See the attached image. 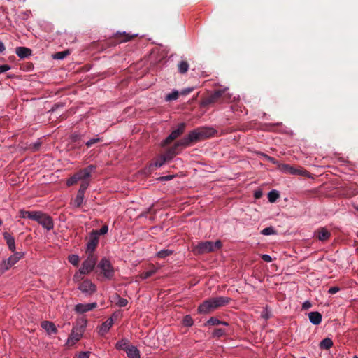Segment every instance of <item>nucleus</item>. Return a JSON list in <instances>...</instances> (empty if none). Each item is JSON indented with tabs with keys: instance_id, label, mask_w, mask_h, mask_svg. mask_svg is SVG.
<instances>
[{
	"instance_id": "1",
	"label": "nucleus",
	"mask_w": 358,
	"mask_h": 358,
	"mask_svg": "<svg viewBox=\"0 0 358 358\" xmlns=\"http://www.w3.org/2000/svg\"><path fill=\"white\" fill-rule=\"evenodd\" d=\"M230 299L228 297L219 296L211 298L204 301L198 308V310L201 313H209L217 308L227 305Z\"/></svg>"
},
{
	"instance_id": "2",
	"label": "nucleus",
	"mask_w": 358,
	"mask_h": 358,
	"mask_svg": "<svg viewBox=\"0 0 358 358\" xmlns=\"http://www.w3.org/2000/svg\"><path fill=\"white\" fill-rule=\"evenodd\" d=\"M229 99V96L227 93V89H220L215 90L213 93L204 97L201 102V106L202 107H207L215 103H224Z\"/></svg>"
},
{
	"instance_id": "3",
	"label": "nucleus",
	"mask_w": 358,
	"mask_h": 358,
	"mask_svg": "<svg viewBox=\"0 0 358 358\" xmlns=\"http://www.w3.org/2000/svg\"><path fill=\"white\" fill-rule=\"evenodd\" d=\"M215 133V130L213 128L201 127L190 131L187 137L192 145L193 143L213 136Z\"/></svg>"
},
{
	"instance_id": "4",
	"label": "nucleus",
	"mask_w": 358,
	"mask_h": 358,
	"mask_svg": "<svg viewBox=\"0 0 358 358\" xmlns=\"http://www.w3.org/2000/svg\"><path fill=\"white\" fill-rule=\"evenodd\" d=\"M222 245V244L220 241H217L215 242H200L197 245L194 247L192 251L195 255H202L214 252L215 250L220 249Z\"/></svg>"
},
{
	"instance_id": "5",
	"label": "nucleus",
	"mask_w": 358,
	"mask_h": 358,
	"mask_svg": "<svg viewBox=\"0 0 358 358\" xmlns=\"http://www.w3.org/2000/svg\"><path fill=\"white\" fill-rule=\"evenodd\" d=\"M189 145H191V144L188 141L187 137L185 136L181 140L176 142L172 147L167 149L164 155H166V159H169L171 160L176 155L179 154L182 149L187 148Z\"/></svg>"
},
{
	"instance_id": "6",
	"label": "nucleus",
	"mask_w": 358,
	"mask_h": 358,
	"mask_svg": "<svg viewBox=\"0 0 358 358\" xmlns=\"http://www.w3.org/2000/svg\"><path fill=\"white\" fill-rule=\"evenodd\" d=\"M97 268L101 270V273L106 279L111 280L113 278L114 268L108 259L103 258L98 264Z\"/></svg>"
},
{
	"instance_id": "7",
	"label": "nucleus",
	"mask_w": 358,
	"mask_h": 358,
	"mask_svg": "<svg viewBox=\"0 0 358 358\" xmlns=\"http://www.w3.org/2000/svg\"><path fill=\"white\" fill-rule=\"evenodd\" d=\"M86 323L87 322L85 320L83 321L82 324L80 325H77L76 327H73L71 336L68 339L69 344L73 345L81 338L82 335L85 329Z\"/></svg>"
},
{
	"instance_id": "8",
	"label": "nucleus",
	"mask_w": 358,
	"mask_h": 358,
	"mask_svg": "<svg viewBox=\"0 0 358 358\" xmlns=\"http://www.w3.org/2000/svg\"><path fill=\"white\" fill-rule=\"evenodd\" d=\"M97 262V257L94 254H88L87 259L83 262L80 269V273L88 274L92 271Z\"/></svg>"
},
{
	"instance_id": "9",
	"label": "nucleus",
	"mask_w": 358,
	"mask_h": 358,
	"mask_svg": "<svg viewBox=\"0 0 358 358\" xmlns=\"http://www.w3.org/2000/svg\"><path fill=\"white\" fill-rule=\"evenodd\" d=\"M24 256V253L22 252H15L13 255H10L6 261L1 262V273L8 270L15 264H16L20 259Z\"/></svg>"
},
{
	"instance_id": "10",
	"label": "nucleus",
	"mask_w": 358,
	"mask_h": 358,
	"mask_svg": "<svg viewBox=\"0 0 358 358\" xmlns=\"http://www.w3.org/2000/svg\"><path fill=\"white\" fill-rule=\"evenodd\" d=\"M186 124L185 123H180L178 124V128L172 131L170 135L162 142V146L164 147L170 144L173 141L179 137L185 131Z\"/></svg>"
},
{
	"instance_id": "11",
	"label": "nucleus",
	"mask_w": 358,
	"mask_h": 358,
	"mask_svg": "<svg viewBox=\"0 0 358 358\" xmlns=\"http://www.w3.org/2000/svg\"><path fill=\"white\" fill-rule=\"evenodd\" d=\"M38 217L39 218L36 220V222L41 225H42L43 228L46 229L47 230H50L53 229L54 223L50 216L43 213L42 211H39Z\"/></svg>"
},
{
	"instance_id": "12",
	"label": "nucleus",
	"mask_w": 358,
	"mask_h": 358,
	"mask_svg": "<svg viewBox=\"0 0 358 358\" xmlns=\"http://www.w3.org/2000/svg\"><path fill=\"white\" fill-rule=\"evenodd\" d=\"M96 168V166L91 164L85 169H80L75 174L78 180H81V182L88 180L87 179L91 176V173L95 171Z\"/></svg>"
},
{
	"instance_id": "13",
	"label": "nucleus",
	"mask_w": 358,
	"mask_h": 358,
	"mask_svg": "<svg viewBox=\"0 0 358 358\" xmlns=\"http://www.w3.org/2000/svg\"><path fill=\"white\" fill-rule=\"evenodd\" d=\"M96 285L90 280H85L80 283L78 289L88 295L92 294L96 291Z\"/></svg>"
},
{
	"instance_id": "14",
	"label": "nucleus",
	"mask_w": 358,
	"mask_h": 358,
	"mask_svg": "<svg viewBox=\"0 0 358 358\" xmlns=\"http://www.w3.org/2000/svg\"><path fill=\"white\" fill-rule=\"evenodd\" d=\"M3 237L6 243V245L8 248V250L11 252H15L16 250L15 238L13 234H10V232L8 231H5L3 233Z\"/></svg>"
},
{
	"instance_id": "15",
	"label": "nucleus",
	"mask_w": 358,
	"mask_h": 358,
	"mask_svg": "<svg viewBox=\"0 0 358 358\" xmlns=\"http://www.w3.org/2000/svg\"><path fill=\"white\" fill-rule=\"evenodd\" d=\"M99 243V237L96 232H92L90 236V241L87 244L86 252L88 254H93Z\"/></svg>"
},
{
	"instance_id": "16",
	"label": "nucleus",
	"mask_w": 358,
	"mask_h": 358,
	"mask_svg": "<svg viewBox=\"0 0 358 358\" xmlns=\"http://www.w3.org/2000/svg\"><path fill=\"white\" fill-rule=\"evenodd\" d=\"M39 211H29L24 209H21L19 211V217L21 218H29L31 220L36 221L39 217L38 215Z\"/></svg>"
},
{
	"instance_id": "17",
	"label": "nucleus",
	"mask_w": 358,
	"mask_h": 358,
	"mask_svg": "<svg viewBox=\"0 0 358 358\" xmlns=\"http://www.w3.org/2000/svg\"><path fill=\"white\" fill-rule=\"evenodd\" d=\"M96 306V303H91L86 304L79 303L75 306V310L78 313H84L85 312L90 311L95 308Z\"/></svg>"
},
{
	"instance_id": "18",
	"label": "nucleus",
	"mask_w": 358,
	"mask_h": 358,
	"mask_svg": "<svg viewBox=\"0 0 358 358\" xmlns=\"http://www.w3.org/2000/svg\"><path fill=\"white\" fill-rule=\"evenodd\" d=\"M137 36H138L137 34L129 35L128 34H126L125 32H123V33L117 32L115 35V39L117 41V43H124V42H127V41H129L134 38Z\"/></svg>"
},
{
	"instance_id": "19",
	"label": "nucleus",
	"mask_w": 358,
	"mask_h": 358,
	"mask_svg": "<svg viewBox=\"0 0 358 358\" xmlns=\"http://www.w3.org/2000/svg\"><path fill=\"white\" fill-rule=\"evenodd\" d=\"M41 326L44 329L48 334H55L57 332V329L55 324L50 321H43Z\"/></svg>"
},
{
	"instance_id": "20",
	"label": "nucleus",
	"mask_w": 358,
	"mask_h": 358,
	"mask_svg": "<svg viewBox=\"0 0 358 358\" xmlns=\"http://www.w3.org/2000/svg\"><path fill=\"white\" fill-rule=\"evenodd\" d=\"M15 53L20 58H26L31 55V49L26 47H17L15 49Z\"/></svg>"
},
{
	"instance_id": "21",
	"label": "nucleus",
	"mask_w": 358,
	"mask_h": 358,
	"mask_svg": "<svg viewBox=\"0 0 358 358\" xmlns=\"http://www.w3.org/2000/svg\"><path fill=\"white\" fill-rule=\"evenodd\" d=\"M308 317L310 322L315 325H318L322 322V315L317 311L309 313Z\"/></svg>"
},
{
	"instance_id": "22",
	"label": "nucleus",
	"mask_w": 358,
	"mask_h": 358,
	"mask_svg": "<svg viewBox=\"0 0 358 358\" xmlns=\"http://www.w3.org/2000/svg\"><path fill=\"white\" fill-rule=\"evenodd\" d=\"M178 72L181 74H184L187 72L189 64L185 59H181L177 64Z\"/></svg>"
},
{
	"instance_id": "23",
	"label": "nucleus",
	"mask_w": 358,
	"mask_h": 358,
	"mask_svg": "<svg viewBox=\"0 0 358 358\" xmlns=\"http://www.w3.org/2000/svg\"><path fill=\"white\" fill-rule=\"evenodd\" d=\"M126 353L129 358H140V352L136 347L131 345L126 349Z\"/></svg>"
},
{
	"instance_id": "24",
	"label": "nucleus",
	"mask_w": 358,
	"mask_h": 358,
	"mask_svg": "<svg viewBox=\"0 0 358 358\" xmlns=\"http://www.w3.org/2000/svg\"><path fill=\"white\" fill-rule=\"evenodd\" d=\"M331 236V233L325 228H322L317 231V238L321 241L328 240Z\"/></svg>"
},
{
	"instance_id": "25",
	"label": "nucleus",
	"mask_w": 358,
	"mask_h": 358,
	"mask_svg": "<svg viewBox=\"0 0 358 358\" xmlns=\"http://www.w3.org/2000/svg\"><path fill=\"white\" fill-rule=\"evenodd\" d=\"M113 319L112 318L108 319L101 326V328H100L101 334L102 335H103L104 334L108 332L109 331V329H110V327L113 326Z\"/></svg>"
},
{
	"instance_id": "26",
	"label": "nucleus",
	"mask_w": 358,
	"mask_h": 358,
	"mask_svg": "<svg viewBox=\"0 0 358 358\" xmlns=\"http://www.w3.org/2000/svg\"><path fill=\"white\" fill-rule=\"evenodd\" d=\"M84 194L78 192L76 198L72 201V204L76 208L80 207L84 199Z\"/></svg>"
},
{
	"instance_id": "27",
	"label": "nucleus",
	"mask_w": 358,
	"mask_h": 358,
	"mask_svg": "<svg viewBox=\"0 0 358 358\" xmlns=\"http://www.w3.org/2000/svg\"><path fill=\"white\" fill-rule=\"evenodd\" d=\"M320 346L322 349L329 350L333 346V341L329 338H325L320 342Z\"/></svg>"
},
{
	"instance_id": "28",
	"label": "nucleus",
	"mask_w": 358,
	"mask_h": 358,
	"mask_svg": "<svg viewBox=\"0 0 358 358\" xmlns=\"http://www.w3.org/2000/svg\"><path fill=\"white\" fill-rule=\"evenodd\" d=\"M218 324H224L225 326L228 325V323L226 322L220 321L217 317H210L206 322V325H218Z\"/></svg>"
},
{
	"instance_id": "29",
	"label": "nucleus",
	"mask_w": 358,
	"mask_h": 358,
	"mask_svg": "<svg viewBox=\"0 0 358 358\" xmlns=\"http://www.w3.org/2000/svg\"><path fill=\"white\" fill-rule=\"evenodd\" d=\"M280 197V194L277 190H271L268 194V199L271 203H275L276 200Z\"/></svg>"
},
{
	"instance_id": "30",
	"label": "nucleus",
	"mask_w": 358,
	"mask_h": 358,
	"mask_svg": "<svg viewBox=\"0 0 358 358\" xmlns=\"http://www.w3.org/2000/svg\"><path fill=\"white\" fill-rule=\"evenodd\" d=\"M131 345L129 344V341L127 339H122L118 341L116 344V348L120 350L126 351V349L129 348Z\"/></svg>"
},
{
	"instance_id": "31",
	"label": "nucleus",
	"mask_w": 358,
	"mask_h": 358,
	"mask_svg": "<svg viewBox=\"0 0 358 358\" xmlns=\"http://www.w3.org/2000/svg\"><path fill=\"white\" fill-rule=\"evenodd\" d=\"M179 96V92L177 90L173 91L171 93L168 94L166 97L165 100L166 101H171L176 100Z\"/></svg>"
},
{
	"instance_id": "32",
	"label": "nucleus",
	"mask_w": 358,
	"mask_h": 358,
	"mask_svg": "<svg viewBox=\"0 0 358 358\" xmlns=\"http://www.w3.org/2000/svg\"><path fill=\"white\" fill-rule=\"evenodd\" d=\"M170 160L169 159H166V155L164 154L162 155L154 164L151 166H154L155 167H161L166 161Z\"/></svg>"
},
{
	"instance_id": "33",
	"label": "nucleus",
	"mask_w": 358,
	"mask_h": 358,
	"mask_svg": "<svg viewBox=\"0 0 358 358\" xmlns=\"http://www.w3.org/2000/svg\"><path fill=\"white\" fill-rule=\"evenodd\" d=\"M70 54L69 50H64L62 52H57L53 55V58L55 59H63Z\"/></svg>"
},
{
	"instance_id": "34",
	"label": "nucleus",
	"mask_w": 358,
	"mask_h": 358,
	"mask_svg": "<svg viewBox=\"0 0 358 358\" xmlns=\"http://www.w3.org/2000/svg\"><path fill=\"white\" fill-rule=\"evenodd\" d=\"M41 142L40 141H38L36 143H31L27 148V150H29L31 152H36L39 150L40 147H41Z\"/></svg>"
},
{
	"instance_id": "35",
	"label": "nucleus",
	"mask_w": 358,
	"mask_h": 358,
	"mask_svg": "<svg viewBox=\"0 0 358 358\" xmlns=\"http://www.w3.org/2000/svg\"><path fill=\"white\" fill-rule=\"evenodd\" d=\"M172 254H173L172 250L166 249V250H162L159 251L157 252V255L159 258H165L168 256H170Z\"/></svg>"
},
{
	"instance_id": "36",
	"label": "nucleus",
	"mask_w": 358,
	"mask_h": 358,
	"mask_svg": "<svg viewBox=\"0 0 358 358\" xmlns=\"http://www.w3.org/2000/svg\"><path fill=\"white\" fill-rule=\"evenodd\" d=\"M261 234L265 236L273 235L276 234V231L272 227H268L264 228Z\"/></svg>"
},
{
	"instance_id": "37",
	"label": "nucleus",
	"mask_w": 358,
	"mask_h": 358,
	"mask_svg": "<svg viewBox=\"0 0 358 358\" xmlns=\"http://www.w3.org/2000/svg\"><path fill=\"white\" fill-rule=\"evenodd\" d=\"M226 334V330L222 328H217L213 332V336L220 338Z\"/></svg>"
},
{
	"instance_id": "38",
	"label": "nucleus",
	"mask_w": 358,
	"mask_h": 358,
	"mask_svg": "<svg viewBox=\"0 0 358 358\" xmlns=\"http://www.w3.org/2000/svg\"><path fill=\"white\" fill-rule=\"evenodd\" d=\"M89 185H90L89 180L82 181L80 186V189L78 192L85 194V192L86 189H87Z\"/></svg>"
},
{
	"instance_id": "39",
	"label": "nucleus",
	"mask_w": 358,
	"mask_h": 358,
	"mask_svg": "<svg viewBox=\"0 0 358 358\" xmlns=\"http://www.w3.org/2000/svg\"><path fill=\"white\" fill-rule=\"evenodd\" d=\"M182 323L186 327H191V326H192L194 322H193L192 317L190 315H187L184 317V318L182 320Z\"/></svg>"
},
{
	"instance_id": "40",
	"label": "nucleus",
	"mask_w": 358,
	"mask_h": 358,
	"mask_svg": "<svg viewBox=\"0 0 358 358\" xmlns=\"http://www.w3.org/2000/svg\"><path fill=\"white\" fill-rule=\"evenodd\" d=\"M69 262L74 266H78L79 262V257L76 255H71L69 256Z\"/></svg>"
},
{
	"instance_id": "41",
	"label": "nucleus",
	"mask_w": 358,
	"mask_h": 358,
	"mask_svg": "<svg viewBox=\"0 0 358 358\" xmlns=\"http://www.w3.org/2000/svg\"><path fill=\"white\" fill-rule=\"evenodd\" d=\"M78 178L76 177V175L74 174L73 176H72L71 178H69L68 180H67V182H66V185L68 186H72L74 184L77 183L78 182Z\"/></svg>"
},
{
	"instance_id": "42",
	"label": "nucleus",
	"mask_w": 358,
	"mask_h": 358,
	"mask_svg": "<svg viewBox=\"0 0 358 358\" xmlns=\"http://www.w3.org/2000/svg\"><path fill=\"white\" fill-rule=\"evenodd\" d=\"M289 168H290L289 164H278L279 170H280L281 171L286 173H289Z\"/></svg>"
},
{
	"instance_id": "43",
	"label": "nucleus",
	"mask_w": 358,
	"mask_h": 358,
	"mask_svg": "<svg viewBox=\"0 0 358 358\" xmlns=\"http://www.w3.org/2000/svg\"><path fill=\"white\" fill-rule=\"evenodd\" d=\"M296 172L294 175H299L303 176H309V173L305 170L304 169H296Z\"/></svg>"
},
{
	"instance_id": "44",
	"label": "nucleus",
	"mask_w": 358,
	"mask_h": 358,
	"mask_svg": "<svg viewBox=\"0 0 358 358\" xmlns=\"http://www.w3.org/2000/svg\"><path fill=\"white\" fill-rule=\"evenodd\" d=\"M100 141H101V138H92L90 141H88L87 142H86V145L87 148H90L94 144L99 143Z\"/></svg>"
},
{
	"instance_id": "45",
	"label": "nucleus",
	"mask_w": 358,
	"mask_h": 358,
	"mask_svg": "<svg viewBox=\"0 0 358 358\" xmlns=\"http://www.w3.org/2000/svg\"><path fill=\"white\" fill-rule=\"evenodd\" d=\"M83 275H85L84 273H80V269H79V271L73 275V280L75 282H79L81 280H83Z\"/></svg>"
},
{
	"instance_id": "46",
	"label": "nucleus",
	"mask_w": 358,
	"mask_h": 358,
	"mask_svg": "<svg viewBox=\"0 0 358 358\" xmlns=\"http://www.w3.org/2000/svg\"><path fill=\"white\" fill-rule=\"evenodd\" d=\"M108 226L103 225V226H102V227L100 229V230L99 231H93V232H96L97 236H98L99 235H103V234H106L108 232Z\"/></svg>"
},
{
	"instance_id": "47",
	"label": "nucleus",
	"mask_w": 358,
	"mask_h": 358,
	"mask_svg": "<svg viewBox=\"0 0 358 358\" xmlns=\"http://www.w3.org/2000/svg\"><path fill=\"white\" fill-rule=\"evenodd\" d=\"M128 301L126 299L119 297L117 305L120 307H124L127 305Z\"/></svg>"
},
{
	"instance_id": "48",
	"label": "nucleus",
	"mask_w": 358,
	"mask_h": 358,
	"mask_svg": "<svg viewBox=\"0 0 358 358\" xmlns=\"http://www.w3.org/2000/svg\"><path fill=\"white\" fill-rule=\"evenodd\" d=\"M153 273H154V271H146L141 274V278L143 279H147V278L151 277L153 275Z\"/></svg>"
},
{
	"instance_id": "49",
	"label": "nucleus",
	"mask_w": 358,
	"mask_h": 358,
	"mask_svg": "<svg viewBox=\"0 0 358 358\" xmlns=\"http://www.w3.org/2000/svg\"><path fill=\"white\" fill-rule=\"evenodd\" d=\"M173 178V176H172V175H167V176H165L159 177L158 178V180L159 181H168V180H171Z\"/></svg>"
},
{
	"instance_id": "50",
	"label": "nucleus",
	"mask_w": 358,
	"mask_h": 358,
	"mask_svg": "<svg viewBox=\"0 0 358 358\" xmlns=\"http://www.w3.org/2000/svg\"><path fill=\"white\" fill-rule=\"evenodd\" d=\"M264 156H265L266 159L268 162H271V163H273L274 164H277L278 166L279 164H278V161L275 158H273L272 157H270L268 155H265Z\"/></svg>"
},
{
	"instance_id": "51",
	"label": "nucleus",
	"mask_w": 358,
	"mask_h": 358,
	"mask_svg": "<svg viewBox=\"0 0 358 358\" xmlns=\"http://www.w3.org/2000/svg\"><path fill=\"white\" fill-rule=\"evenodd\" d=\"M90 352H80L78 358H90Z\"/></svg>"
},
{
	"instance_id": "52",
	"label": "nucleus",
	"mask_w": 358,
	"mask_h": 358,
	"mask_svg": "<svg viewBox=\"0 0 358 358\" xmlns=\"http://www.w3.org/2000/svg\"><path fill=\"white\" fill-rule=\"evenodd\" d=\"M312 307V303L309 301H305L302 305L303 310H308Z\"/></svg>"
},
{
	"instance_id": "53",
	"label": "nucleus",
	"mask_w": 358,
	"mask_h": 358,
	"mask_svg": "<svg viewBox=\"0 0 358 358\" xmlns=\"http://www.w3.org/2000/svg\"><path fill=\"white\" fill-rule=\"evenodd\" d=\"M340 290V288L338 287H331L328 292L330 294H336V292H338V291Z\"/></svg>"
},
{
	"instance_id": "54",
	"label": "nucleus",
	"mask_w": 358,
	"mask_h": 358,
	"mask_svg": "<svg viewBox=\"0 0 358 358\" xmlns=\"http://www.w3.org/2000/svg\"><path fill=\"white\" fill-rule=\"evenodd\" d=\"M262 259L266 262H272V258L270 255H262Z\"/></svg>"
},
{
	"instance_id": "55",
	"label": "nucleus",
	"mask_w": 358,
	"mask_h": 358,
	"mask_svg": "<svg viewBox=\"0 0 358 358\" xmlns=\"http://www.w3.org/2000/svg\"><path fill=\"white\" fill-rule=\"evenodd\" d=\"M9 69L10 66H8V64L1 65V74L6 72Z\"/></svg>"
},
{
	"instance_id": "56",
	"label": "nucleus",
	"mask_w": 358,
	"mask_h": 358,
	"mask_svg": "<svg viewBox=\"0 0 358 358\" xmlns=\"http://www.w3.org/2000/svg\"><path fill=\"white\" fill-rule=\"evenodd\" d=\"M192 91V88H187V89L183 90L181 92V94L186 95V94H188L189 93H190Z\"/></svg>"
},
{
	"instance_id": "57",
	"label": "nucleus",
	"mask_w": 358,
	"mask_h": 358,
	"mask_svg": "<svg viewBox=\"0 0 358 358\" xmlns=\"http://www.w3.org/2000/svg\"><path fill=\"white\" fill-rule=\"evenodd\" d=\"M262 192L261 191H256L255 192L254 196L255 199H260L262 197Z\"/></svg>"
},
{
	"instance_id": "58",
	"label": "nucleus",
	"mask_w": 358,
	"mask_h": 358,
	"mask_svg": "<svg viewBox=\"0 0 358 358\" xmlns=\"http://www.w3.org/2000/svg\"><path fill=\"white\" fill-rule=\"evenodd\" d=\"M296 168L290 166L289 173L292 175L295 174V173H296Z\"/></svg>"
},
{
	"instance_id": "59",
	"label": "nucleus",
	"mask_w": 358,
	"mask_h": 358,
	"mask_svg": "<svg viewBox=\"0 0 358 358\" xmlns=\"http://www.w3.org/2000/svg\"><path fill=\"white\" fill-rule=\"evenodd\" d=\"M262 316L265 318L266 320H267L268 318H269V315L268 313H262Z\"/></svg>"
},
{
	"instance_id": "60",
	"label": "nucleus",
	"mask_w": 358,
	"mask_h": 358,
	"mask_svg": "<svg viewBox=\"0 0 358 358\" xmlns=\"http://www.w3.org/2000/svg\"><path fill=\"white\" fill-rule=\"evenodd\" d=\"M71 139L73 141H76L78 139V135H73L72 137H71Z\"/></svg>"
},
{
	"instance_id": "61",
	"label": "nucleus",
	"mask_w": 358,
	"mask_h": 358,
	"mask_svg": "<svg viewBox=\"0 0 358 358\" xmlns=\"http://www.w3.org/2000/svg\"><path fill=\"white\" fill-rule=\"evenodd\" d=\"M1 52H3V50L5 49V48H4L3 44L2 43H1Z\"/></svg>"
},
{
	"instance_id": "62",
	"label": "nucleus",
	"mask_w": 358,
	"mask_h": 358,
	"mask_svg": "<svg viewBox=\"0 0 358 358\" xmlns=\"http://www.w3.org/2000/svg\"><path fill=\"white\" fill-rule=\"evenodd\" d=\"M353 358H358V357L355 355L353 357Z\"/></svg>"
},
{
	"instance_id": "63",
	"label": "nucleus",
	"mask_w": 358,
	"mask_h": 358,
	"mask_svg": "<svg viewBox=\"0 0 358 358\" xmlns=\"http://www.w3.org/2000/svg\"><path fill=\"white\" fill-rule=\"evenodd\" d=\"M356 210L358 211V206H357V207H356Z\"/></svg>"
}]
</instances>
